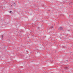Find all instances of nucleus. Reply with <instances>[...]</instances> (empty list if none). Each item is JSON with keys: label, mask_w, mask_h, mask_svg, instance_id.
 <instances>
[{"label": "nucleus", "mask_w": 73, "mask_h": 73, "mask_svg": "<svg viewBox=\"0 0 73 73\" xmlns=\"http://www.w3.org/2000/svg\"><path fill=\"white\" fill-rule=\"evenodd\" d=\"M2 38H3V36H2Z\"/></svg>", "instance_id": "nucleus-3"}, {"label": "nucleus", "mask_w": 73, "mask_h": 73, "mask_svg": "<svg viewBox=\"0 0 73 73\" xmlns=\"http://www.w3.org/2000/svg\"><path fill=\"white\" fill-rule=\"evenodd\" d=\"M59 29H60V30H62V27H60Z\"/></svg>", "instance_id": "nucleus-1"}, {"label": "nucleus", "mask_w": 73, "mask_h": 73, "mask_svg": "<svg viewBox=\"0 0 73 73\" xmlns=\"http://www.w3.org/2000/svg\"><path fill=\"white\" fill-rule=\"evenodd\" d=\"M10 12L11 13V12H12V11H10Z\"/></svg>", "instance_id": "nucleus-2"}]
</instances>
